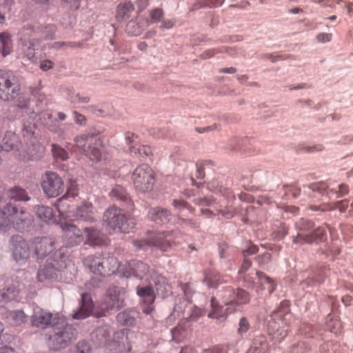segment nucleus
<instances>
[{
  "mask_svg": "<svg viewBox=\"0 0 353 353\" xmlns=\"http://www.w3.org/2000/svg\"><path fill=\"white\" fill-rule=\"evenodd\" d=\"M0 99L6 101H14L20 108H25L28 99L21 92V86L10 72L0 69Z\"/></svg>",
  "mask_w": 353,
  "mask_h": 353,
  "instance_id": "1",
  "label": "nucleus"
},
{
  "mask_svg": "<svg viewBox=\"0 0 353 353\" xmlns=\"http://www.w3.org/2000/svg\"><path fill=\"white\" fill-rule=\"evenodd\" d=\"M74 141L77 148L91 161L99 162L106 160L103 153L104 147L99 138L92 135H82L77 137Z\"/></svg>",
  "mask_w": 353,
  "mask_h": 353,
  "instance_id": "2",
  "label": "nucleus"
},
{
  "mask_svg": "<svg viewBox=\"0 0 353 353\" xmlns=\"http://www.w3.org/2000/svg\"><path fill=\"white\" fill-rule=\"evenodd\" d=\"M103 219L106 225L115 232L128 233L134 225L123 210L115 206L108 208Z\"/></svg>",
  "mask_w": 353,
  "mask_h": 353,
  "instance_id": "3",
  "label": "nucleus"
},
{
  "mask_svg": "<svg viewBox=\"0 0 353 353\" xmlns=\"http://www.w3.org/2000/svg\"><path fill=\"white\" fill-rule=\"evenodd\" d=\"M135 190L145 193L151 191L155 183V174L146 163L139 165L133 171L131 176Z\"/></svg>",
  "mask_w": 353,
  "mask_h": 353,
  "instance_id": "4",
  "label": "nucleus"
},
{
  "mask_svg": "<svg viewBox=\"0 0 353 353\" xmlns=\"http://www.w3.org/2000/svg\"><path fill=\"white\" fill-rule=\"evenodd\" d=\"M5 210L9 216L10 225H12L18 231L28 230L34 221L33 216L24 208H18L16 205L8 203L5 206Z\"/></svg>",
  "mask_w": 353,
  "mask_h": 353,
  "instance_id": "5",
  "label": "nucleus"
},
{
  "mask_svg": "<svg viewBox=\"0 0 353 353\" xmlns=\"http://www.w3.org/2000/svg\"><path fill=\"white\" fill-rule=\"evenodd\" d=\"M60 327L54 329V334L48 338V345L54 350H59L67 347L77 337L76 330L70 325L59 324Z\"/></svg>",
  "mask_w": 353,
  "mask_h": 353,
  "instance_id": "6",
  "label": "nucleus"
},
{
  "mask_svg": "<svg viewBox=\"0 0 353 353\" xmlns=\"http://www.w3.org/2000/svg\"><path fill=\"white\" fill-rule=\"evenodd\" d=\"M31 325L39 329H46L50 327L63 324V318L58 313L53 314L50 311L37 306L33 310L30 317Z\"/></svg>",
  "mask_w": 353,
  "mask_h": 353,
  "instance_id": "7",
  "label": "nucleus"
},
{
  "mask_svg": "<svg viewBox=\"0 0 353 353\" xmlns=\"http://www.w3.org/2000/svg\"><path fill=\"white\" fill-rule=\"evenodd\" d=\"M289 303L288 301H283L281 303L278 310H274L272 315L271 319L268 322V330L270 335H276L279 339L285 338L288 334L287 329L280 330V323L282 324L289 316Z\"/></svg>",
  "mask_w": 353,
  "mask_h": 353,
  "instance_id": "8",
  "label": "nucleus"
},
{
  "mask_svg": "<svg viewBox=\"0 0 353 353\" xmlns=\"http://www.w3.org/2000/svg\"><path fill=\"white\" fill-rule=\"evenodd\" d=\"M173 234L172 232H150L146 239L134 241V244L138 248H144L148 245L154 246L163 251H166L174 243L172 239Z\"/></svg>",
  "mask_w": 353,
  "mask_h": 353,
  "instance_id": "9",
  "label": "nucleus"
},
{
  "mask_svg": "<svg viewBox=\"0 0 353 353\" xmlns=\"http://www.w3.org/2000/svg\"><path fill=\"white\" fill-rule=\"evenodd\" d=\"M41 183L43 192L48 197H57L65 190L62 178L54 172L47 171L42 176Z\"/></svg>",
  "mask_w": 353,
  "mask_h": 353,
  "instance_id": "10",
  "label": "nucleus"
},
{
  "mask_svg": "<svg viewBox=\"0 0 353 353\" xmlns=\"http://www.w3.org/2000/svg\"><path fill=\"white\" fill-rule=\"evenodd\" d=\"M60 255L59 252H56L52 257L48 259L44 266L37 273L39 281L44 282L57 279L59 270L65 265L61 257L57 259Z\"/></svg>",
  "mask_w": 353,
  "mask_h": 353,
  "instance_id": "11",
  "label": "nucleus"
},
{
  "mask_svg": "<svg viewBox=\"0 0 353 353\" xmlns=\"http://www.w3.org/2000/svg\"><path fill=\"white\" fill-rule=\"evenodd\" d=\"M19 42L23 58L32 62L35 60V46L39 40L34 37V30L30 27L23 28L20 33Z\"/></svg>",
  "mask_w": 353,
  "mask_h": 353,
  "instance_id": "12",
  "label": "nucleus"
},
{
  "mask_svg": "<svg viewBox=\"0 0 353 353\" xmlns=\"http://www.w3.org/2000/svg\"><path fill=\"white\" fill-rule=\"evenodd\" d=\"M221 296L226 305L239 306L248 304L250 301V295L246 290L240 288L235 290L230 286L225 288Z\"/></svg>",
  "mask_w": 353,
  "mask_h": 353,
  "instance_id": "13",
  "label": "nucleus"
},
{
  "mask_svg": "<svg viewBox=\"0 0 353 353\" xmlns=\"http://www.w3.org/2000/svg\"><path fill=\"white\" fill-rule=\"evenodd\" d=\"M123 299L120 297V292L115 286L109 288L103 303L101 304L103 310L109 313L113 310H119L123 307Z\"/></svg>",
  "mask_w": 353,
  "mask_h": 353,
  "instance_id": "14",
  "label": "nucleus"
},
{
  "mask_svg": "<svg viewBox=\"0 0 353 353\" xmlns=\"http://www.w3.org/2000/svg\"><path fill=\"white\" fill-rule=\"evenodd\" d=\"M62 230L64 233L63 241L67 247H74L83 242L82 232L76 225L65 223L62 225Z\"/></svg>",
  "mask_w": 353,
  "mask_h": 353,
  "instance_id": "15",
  "label": "nucleus"
},
{
  "mask_svg": "<svg viewBox=\"0 0 353 353\" xmlns=\"http://www.w3.org/2000/svg\"><path fill=\"white\" fill-rule=\"evenodd\" d=\"M34 252L38 259H42L54 249V241L50 237H36L32 241Z\"/></svg>",
  "mask_w": 353,
  "mask_h": 353,
  "instance_id": "16",
  "label": "nucleus"
},
{
  "mask_svg": "<svg viewBox=\"0 0 353 353\" xmlns=\"http://www.w3.org/2000/svg\"><path fill=\"white\" fill-rule=\"evenodd\" d=\"M13 256L17 263L24 264L30 257V250L28 243L20 236H12Z\"/></svg>",
  "mask_w": 353,
  "mask_h": 353,
  "instance_id": "17",
  "label": "nucleus"
},
{
  "mask_svg": "<svg viewBox=\"0 0 353 353\" xmlns=\"http://www.w3.org/2000/svg\"><path fill=\"white\" fill-rule=\"evenodd\" d=\"M326 237L325 228L321 226L316 230H313L310 234L297 233V235L293 237L292 242L295 244L303 245L305 243L323 241L326 239Z\"/></svg>",
  "mask_w": 353,
  "mask_h": 353,
  "instance_id": "18",
  "label": "nucleus"
},
{
  "mask_svg": "<svg viewBox=\"0 0 353 353\" xmlns=\"http://www.w3.org/2000/svg\"><path fill=\"white\" fill-rule=\"evenodd\" d=\"M94 305L90 294L82 293L79 310L72 315L73 319H83L88 317L93 311Z\"/></svg>",
  "mask_w": 353,
  "mask_h": 353,
  "instance_id": "19",
  "label": "nucleus"
},
{
  "mask_svg": "<svg viewBox=\"0 0 353 353\" xmlns=\"http://www.w3.org/2000/svg\"><path fill=\"white\" fill-rule=\"evenodd\" d=\"M149 272V266L140 261L133 260L129 262L126 272L123 274L126 276H134L141 279L144 278Z\"/></svg>",
  "mask_w": 353,
  "mask_h": 353,
  "instance_id": "20",
  "label": "nucleus"
},
{
  "mask_svg": "<svg viewBox=\"0 0 353 353\" xmlns=\"http://www.w3.org/2000/svg\"><path fill=\"white\" fill-rule=\"evenodd\" d=\"M172 214L170 210L160 207L151 208L148 212V217L150 221L158 225H164L171 219Z\"/></svg>",
  "mask_w": 353,
  "mask_h": 353,
  "instance_id": "21",
  "label": "nucleus"
},
{
  "mask_svg": "<svg viewBox=\"0 0 353 353\" xmlns=\"http://www.w3.org/2000/svg\"><path fill=\"white\" fill-rule=\"evenodd\" d=\"M212 310L208 314V317L211 319H216L219 322L224 321L228 315V308H224L220 305L215 297L211 299Z\"/></svg>",
  "mask_w": 353,
  "mask_h": 353,
  "instance_id": "22",
  "label": "nucleus"
},
{
  "mask_svg": "<svg viewBox=\"0 0 353 353\" xmlns=\"http://www.w3.org/2000/svg\"><path fill=\"white\" fill-rule=\"evenodd\" d=\"M134 10V6L130 1L121 3L117 6L115 18L119 22L125 21Z\"/></svg>",
  "mask_w": 353,
  "mask_h": 353,
  "instance_id": "23",
  "label": "nucleus"
},
{
  "mask_svg": "<svg viewBox=\"0 0 353 353\" xmlns=\"http://www.w3.org/2000/svg\"><path fill=\"white\" fill-rule=\"evenodd\" d=\"M7 322L12 326H19L28 321V316L22 310L8 311L6 316Z\"/></svg>",
  "mask_w": 353,
  "mask_h": 353,
  "instance_id": "24",
  "label": "nucleus"
},
{
  "mask_svg": "<svg viewBox=\"0 0 353 353\" xmlns=\"http://www.w3.org/2000/svg\"><path fill=\"white\" fill-rule=\"evenodd\" d=\"M85 232L87 234L86 243L92 245H101L105 243V236L97 230L92 228H85Z\"/></svg>",
  "mask_w": 353,
  "mask_h": 353,
  "instance_id": "25",
  "label": "nucleus"
},
{
  "mask_svg": "<svg viewBox=\"0 0 353 353\" xmlns=\"http://www.w3.org/2000/svg\"><path fill=\"white\" fill-rule=\"evenodd\" d=\"M85 265L94 274L102 276L103 268V256H88L84 261Z\"/></svg>",
  "mask_w": 353,
  "mask_h": 353,
  "instance_id": "26",
  "label": "nucleus"
},
{
  "mask_svg": "<svg viewBox=\"0 0 353 353\" xmlns=\"http://www.w3.org/2000/svg\"><path fill=\"white\" fill-rule=\"evenodd\" d=\"M92 209L93 207L91 203L85 202L77 207L74 216L77 219L92 221L94 220Z\"/></svg>",
  "mask_w": 353,
  "mask_h": 353,
  "instance_id": "27",
  "label": "nucleus"
},
{
  "mask_svg": "<svg viewBox=\"0 0 353 353\" xmlns=\"http://www.w3.org/2000/svg\"><path fill=\"white\" fill-rule=\"evenodd\" d=\"M268 350V343L265 336L259 335L256 336L251 347L247 353H267Z\"/></svg>",
  "mask_w": 353,
  "mask_h": 353,
  "instance_id": "28",
  "label": "nucleus"
},
{
  "mask_svg": "<svg viewBox=\"0 0 353 353\" xmlns=\"http://www.w3.org/2000/svg\"><path fill=\"white\" fill-rule=\"evenodd\" d=\"M102 276H109L116 272L119 268V261L114 256H103Z\"/></svg>",
  "mask_w": 353,
  "mask_h": 353,
  "instance_id": "29",
  "label": "nucleus"
},
{
  "mask_svg": "<svg viewBox=\"0 0 353 353\" xmlns=\"http://www.w3.org/2000/svg\"><path fill=\"white\" fill-rule=\"evenodd\" d=\"M137 312L135 310H125L117 316V321L123 326H134L136 323Z\"/></svg>",
  "mask_w": 353,
  "mask_h": 353,
  "instance_id": "30",
  "label": "nucleus"
},
{
  "mask_svg": "<svg viewBox=\"0 0 353 353\" xmlns=\"http://www.w3.org/2000/svg\"><path fill=\"white\" fill-rule=\"evenodd\" d=\"M137 294L145 303L153 304L155 301L156 296L151 285L143 287L137 286Z\"/></svg>",
  "mask_w": 353,
  "mask_h": 353,
  "instance_id": "31",
  "label": "nucleus"
},
{
  "mask_svg": "<svg viewBox=\"0 0 353 353\" xmlns=\"http://www.w3.org/2000/svg\"><path fill=\"white\" fill-rule=\"evenodd\" d=\"M348 208V201L341 200L334 203H323L314 208V210L329 211L338 209L341 212H344Z\"/></svg>",
  "mask_w": 353,
  "mask_h": 353,
  "instance_id": "32",
  "label": "nucleus"
},
{
  "mask_svg": "<svg viewBox=\"0 0 353 353\" xmlns=\"http://www.w3.org/2000/svg\"><path fill=\"white\" fill-rule=\"evenodd\" d=\"M19 292V286H10L0 290V305L4 304L17 298Z\"/></svg>",
  "mask_w": 353,
  "mask_h": 353,
  "instance_id": "33",
  "label": "nucleus"
},
{
  "mask_svg": "<svg viewBox=\"0 0 353 353\" xmlns=\"http://www.w3.org/2000/svg\"><path fill=\"white\" fill-rule=\"evenodd\" d=\"M34 209L37 216L43 221L46 223L54 221L52 208L44 205H36Z\"/></svg>",
  "mask_w": 353,
  "mask_h": 353,
  "instance_id": "34",
  "label": "nucleus"
},
{
  "mask_svg": "<svg viewBox=\"0 0 353 353\" xmlns=\"http://www.w3.org/2000/svg\"><path fill=\"white\" fill-rule=\"evenodd\" d=\"M8 196L15 201H27L30 199L26 190L19 187H14L9 190Z\"/></svg>",
  "mask_w": 353,
  "mask_h": 353,
  "instance_id": "35",
  "label": "nucleus"
},
{
  "mask_svg": "<svg viewBox=\"0 0 353 353\" xmlns=\"http://www.w3.org/2000/svg\"><path fill=\"white\" fill-rule=\"evenodd\" d=\"M0 41L2 45L1 54L3 57H6L11 52L12 48V40L10 34L8 32H1Z\"/></svg>",
  "mask_w": 353,
  "mask_h": 353,
  "instance_id": "36",
  "label": "nucleus"
},
{
  "mask_svg": "<svg viewBox=\"0 0 353 353\" xmlns=\"http://www.w3.org/2000/svg\"><path fill=\"white\" fill-rule=\"evenodd\" d=\"M130 153L135 155L139 154L140 157H150L152 156V151L150 146L148 145H131L129 148Z\"/></svg>",
  "mask_w": 353,
  "mask_h": 353,
  "instance_id": "37",
  "label": "nucleus"
},
{
  "mask_svg": "<svg viewBox=\"0 0 353 353\" xmlns=\"http://www.w3.org/2000/svg\"><path fill=\"white\" fill-rule=\"evenodd\" d=\"M110 331L108 327H99L92 333L93 336H96L99 344L106 345L108 344V338L110 336Z\"/></svg>",
  "mask_w": 353,
  "mask_h": 353,
  "instance_id": "38",
  "label": "nucleus"
},
{
  "mask_svg": "<svg viewBox=\"0 0 353 353\" xmlns=\"http://www.w3.org/2000/svg\"><path fill=\"white\" fill-rule=\"evenodd\" d=\"M255 274L259 279V282L263 285V288H267L270 293L274 290V285L270 278L261 272H256Z\"/></svg>",
  "mask_w": 353,
  "mask_h": 353,
  "instance_id": "39",
  "label": "nucleus"
},
{
  "mask_svg": "<svg viewBox=\"0 0 353 353\" xmlns=\"http://www.w3.org/2000/svg\"><path fill=\"white\" fill-rule=\"evenodd\" d=\"M52 152L53 157L57 161H66L69 158L68 152L64 148L57 144L52 145Z\"/></svg>",
  "mask_w": 353,
  "mask_h": 353,
  "instance_id": "40",
  "label": "nucleus"
},
{
  "mask_svg": "<svg viewBox=\"0 0 353 353\" xmlns=\"http://www.w3.org/2000/svg\"><path fill=\"white\" fill-rule=\"evenodd\" d=\"M314 223L307 219H301L296 223V228L299 230L298 233L310 234L314 230Z\"/></svg>",
  "mask_w": 353,
  "mask_h": 353,
  "instance_id": "41",
  "label": "nucleus"
},
{
  "mask_svg": "<svg viewBox=\"0 0 353 353\" xmlns=\"http://www.w3.org/2000/svg\"><path fill=\"white\" fill-rule=\"evenodd\" d=\"M110 196L112 198L122 201H125L128 198V195L125 190L119 185H117L112 188L110 192Z\"/></svg>",
  "mask_w": 353,
  "mask_h": 353,
  "instance_id": "42",
  "label": "nucleus"
},
{
  "mask_svg": "<svg viewBox=\"0 0 353 353\" xmlns=\"http://www.w3.org/2000/svg\"><path fill=\"white\" fill-rule=\"evenodd\" d=\"M128 330H122L119 332H117L116 333H114V340L116 341L117 340V343H118V350L117 352H122L123 351H125V347H124V344H123V341L124 340H127L128 339V337H127V334H126V332H128Z\"/></svg>",
  "mask_w": 353,
  "mask_h": 353,
  "instance_id": "43",
  "label": "nucleus"
},
{
  "mask_svg": "<svg viewBox=\"0 0 353 353\" xmlns=\"http://www.w3.org/2000/svg\"><path fill=\"white\" fill-rule=\"evenodd\" d=\"M228 52V48L225 46H222L218 48H212L205 50L201 54V58L203 59H208L213 57L219 53Z\"/></svg>",
  "mask_w": 353,
  "mask_h": 353,
  "instance_id": "44",
  "label": "nucleus"
},
{
  "mask_svg": "<svg viewBox=\"0 0 353 353\" xmlns=\"http://www.w3.org/2000/svg\"><path fill=\"white\" fill-rule=\"evenodd\" d=\"M163 17V11L161 8H155L150 11V19L147 21L148 24L158 23Z\"/></svg>",
  "mask_w": 353,
  "mask_h": 353,
  "instance_id": "45",
  "label": "nucleus"
},
{
  "mask_svg": "<svg viewBox=\"0 0 353 353\" xmlns=\"http://www.w3.org/2000/svg\"><path fill=\"white\" fill-rule=\"evenodd\" d=\"M231 347L230 344L216 345L204 350L203 353H229L231 350Z\"/></svg>",
  "mask_w": 353,
  "mask_h": 353,
  "instance_id": "46",
  "label": "nucleus"
},
{
  "mask_svg": "<svg viewBox=\"0 0 353 353\" xmlns=\"http://www.w3.org/2000/svg\"><path fill=\"white\" fill-rule=\"evenodd\" d=\"M205 281L210 288H216L221 283V278L219 274H210L205 276Z\"/></svg>",
  "mask_w": 353,
  "mask_h": 353,
  "instance_id": "47",
  "label": "nucleus"
},
{
  "mask_svg": "<svg viewBox=\"0 0 353 353\" xmlns=\"http://www.w3.org/2000/svg\"><path fill=\"white\" fill-rule=\"evenodd\" d=\"M82 0H60L62 6L68 8L71 10H78L81 3Z\"/></svg>",
  "mask_w": 353,
  "mask_h": 353,
  "instance_id": "48",
  "label": "nucleus"
},
{
  "mask_svg": "<svg viewBox=\"0 0 353 353\" xmlns=\"http://www.w3.org/2000/svg\"><path fill=\"white\" fill-rule=\"evenodd\" d=\"M70 100L72 103H88L90 101V97L87 94L77 93Z\"/></svg>",
  "mask_w": 353,
  "mask_h": 353,
  "instance_id": "49",
  "label": "nucleus"
},
{
  "mask_svg": "<svg viewBox=\"0 0 353 353\" xmlns=\"http://www.w3.org/2000/svg\"><path fill=\"white\" fill-rule=\"evenodd\" d=\"M10 228L9 216L7 214L6 210H2L0 208V230H6Z\"/></svg>",
  "mask_w": 353,
  "mask_h": 353,
  "instance_id": "50",
  "label": "nucleus"
},
{
  "mask_svg": "<svg viewBox=\"0 0 353 353\" xmlns=\"http://www.w3.org/2000/svg\"><path fill=\"white\" fill-rule=\"evenodd\" d=\"M250 327V325L245 317H243L240 319L239 323L238 334L240 336H243V334L246 333Z\"/></svg>",
  "mask_w": 353,
  "mask_h": 353,
  "instance_id": "51",
  "label": "nucleus"
},
{
  "mask_svg": "<svg viewBox=\"0 0 353 353\" xmlns=\"http://www.w3.org/2000/svg\"><path fill=\"white\" fill-rule=\"evenodd\" d=\"M77 195V193L74 190H68V192L64 194L62 197H61L57 201V205L59 208V211L60 214H63V212H61L60 210V208L62 207L64 205V201L70 196H72V198L75 197Z\"/></svg>",
  "mask_w": 353,
  "mask_h": 353,
  "instance_id": "52",
  "label": "nucleus"
},
{
  "mask_svg": "<svg viewBox=\"0 0 353 353\" xmlns=\"http://www.w3.org/2000/svg\"><path fill=\"white\" fill-rule=\"evenodd\" d=\"M310 188L314 192L323 193L328 188V185L325 182L320 181L312 183Z\"/></svg>",
  "mask_w": 353,
  "mask_h": 353,
  "instance_id": "53",
  "label": "nucleus"
},
{
  "mask_svg": "<svg viewBox=\"0 0 353 353\" xmlns=\"http://www.w3.org/2000/svg\"><path fill=\"white\" fill-rule=\"evenodd\" d=\"M126 31L132 36H137L141 34V29L139 26H136L134 22L130 21L126 26Z\"/></svg>",
  "mask_w": 353,
  "mask_h": 353,
  "instance_id": "54",
  "label": "nucleus"
},
{
  "mask_svg": "<svg viewBox=\"0 0 353 353\" xmlns=\"http://www.w3.org/2000/svg\"><path fill=\"white\" fill-rule=\"evenodd\" d=\"M74 353H90V347L84 341L79 342L77 345L76 350Z\"/></svg>",
  "mask_w": 353,
  "mask_h": 353,
  "instance_id": "55",
  "label": "nucleus"
},
{
  "mask_svg": "<svg viewBox=\"0 0 353 353\" xmlns=\"http://www.w3.org/2000/svg\"><path fill=\"white\" fill-rule=\"evenodd\" d=\"M256 277H257L255 273H249L248 274L243 276V281L245 282V286L247 288H252L254 285Z\"/></svg>",
  "mask_w": 353,
  "mask_h": 353,
  "instance_id": "56",
  "label": "nucleus"
},
{
  "mask_svg": "<svg viewBox=\"0 0 353 353\" xmlns=\"http://www.w3.org/2000/svg\"><path fill=\"white\" fill-rule=\"evenodd\" d=\"M332 34L331 33L321 32L316 35V39L319 43L329 42L332 40Z\"/></svg>",
  "mask_w": 353,
  "mask_h": 353,
  "instance_id": "57",
  "label": "nucleus"
},
{
  "mask_svg": "<svg viewBox=\"0 0 353 353\" xmlns=\"http://www.w3.org/2000/svg\"><path fill=\"white\" fill-rule=\"evenodd\" d=\"M219 192L223 196L225 197L228 200H233L235 198L234 194L230 189L221 187Z\"/></svg>",
  "mask_w": 353,
  "mask_h": 353,
  "instance_id": "58",
  "label": "nucleus"
},
{
  "mask_svg": "<svg viewBox=\"0 0 353 353\" xmlns=\"http://www.w3.org/2000/svg\"><path fill=\"white\" fill-rule=\"evenodd\" d=\"M73 115L74 117V121L77 125H85L87 119L84 115L78 112L77 111H74Z\"/></svg>",
  "mask_w": 353,
  "mask_h": 353,
  "instance_id": "59",
  "label": "nucleus"
},
{
  "mask_svg": "<svg viewBox=\"0 0 353 353\" xmlns=\"http://www.w3.org/2000/svg\"><path fill=\"white\" fill-rule=\"evenodd\" d=\"M327 326L332 332L337 333L341 330V324L338 320H331Z\"/></svg>",
  "mask_w": 353,
  "mask_h": 353,
  "instance_id": "60",
  "label": "nucleus"
},
{
  "mask_svg": "<svg viewBox=\"0 0 353 353\" xmlns=\"http://www.w3.org/2000/svg\"><path fill=\"white\" fill-rule=\"evenodd\" d=\"M173 205L175 208L178 209L185 208L189 210L190 211H192V208L190 207V205L183 200H174L173 201Z\"/></svg>",
  "mask_w": 353,
  "mask_h": 353,
  "instance_id": "61",
  "label": "nucleus"
},
{
  "mask_svg": "<svg viewBox=\"0 0 353 353\" xmlns=\"http://www.w3.org/2000/svg\"><path fill=\"white\" fill-rule=\"evenodd\" d=\"M195 203L201 205H212L214 201L212 198L205 197L195 199Z\"/></svg>",
  "mask_w": 353,
  "mask_h": 353,
  "instance_id": "62",
  "label": "nucleus"
},
{
  "mask_svg": "<svg viewBox=\"0 0 353 353\" xmlns=\"http://www.w3.org/2000/svg\"><path fill=\"white\" fill-rule=\"evenodd\" d=\"M349 192V187L345 183H341L339 186V191L337 192V197H342L346 194H347Z\"/></svg>",
  "mask_w": 353,
  "mask_h": 353,
  "instance_id": "63",
  "label": "nucleus"
},
{
  "mask_svg": "<svg viewBox=\"0 0 353 353\" xmlns=\"http://www.w3.org/2000/svg\"><path fill=\"white\" fill-rule=\"evenodd\" d=\"M252 265V262L249 259H245L239 270V274L245 273Z\"/></svg>",
  "mask_w": 353,
  "mask_h": 353,
  "instance_id": "64",
  "label": "nucleus"
}]
</instances>
